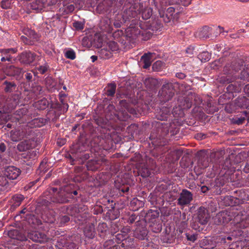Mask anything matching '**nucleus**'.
I'll return each instance as SVG.
<instances>
[{
	"label": "nucleus",
	"mask_w": 249,
	"mask_h": 249,
	"mask_svg": "<svg viewBox=\"0 0 249 249\" xmlns=\"http://www.w3.org/2000/svg\"><path fill=\"white\" fill-rule=\"evenodd\" d=\"M49 193L51 194V200L56 204H63L68 203L70 201L69 194L67 191L66 185L57 188L52 187Z\"/></svg>",
	"instance_id": "nucleus-1"
},
{
	"label": "nucleus",
	"mask_w": 249,
	"mask_h": 249,
	"mask_svg": "<svg viewBox=\"0 0 249 249\" xmlns=\"http://www.w3.org/2000/svg\"><path fill=\"white\" fill-rule=\"evenodd\" d=\"M246 152H241L237 154L231 153L226 158L224 161V165L227 168L230 167L231 165L237 164L241 162L247 157Z\"/></svg>",
	"instance_id": "nucleus-2"
},
{
	"label": "nucleus",
	"mask_w": 249,
	"mask_h": 249,
	"mask_svg": "<svg viewBox=\"0 0 249 249\" xmlns=\"http://www.w3.org/2000/svg\"><path fill=\"white\" fill-rule=\"evenodd\" d=\"M175 94V89L172 83L163 85L159 92L160 101L167 102L171 100Z\"/></svg>",
	"instance_id": "nucleus-3"
},
{
	"label": "nucleus",
	"mask_w": 249,
	"mask_h": 249,
	"mask_svg": "<svg viewBox=\"0 0 249 249\" xmlns=\"http://www.w3.org/2000/svg\"><path fill=\"white\" fill-rule=\"evenodd\" d=\"M132 23L125 30V34L128 36L129 41L134 44L139 36H140L141 30L139 28L140 25L136 24V20H132Z\"/></svg>",
	"instance_id": "nucleus-4"
},
{
	"label": "nucleus",
	"mask_w": 249,
	"mask_h": 249,
	"mask_svg": "<svg viewBox=\"0 0 249 249\" xmlns=\"http://www.w3.org/2000/svg\"><path fill=\"white\" fill-rule=\"evenodd\" d=\"M27 237L35 242L40 244L46 243L49 239L45 233L36 231H29L27 232Z\"/></svg>",
	"instance_id": "nucleus-5"
},
{
	"label": "nucleus",
	"mask_w": 249,
	"mask_h": 249,
	"mask_svg": "<svg viewBox=\"0 0 249 249\" xmlns=\"http://www.w3.org/2000/svg\"><path fill=\"white\" fill-rule=\"evenodd\" d=\"M210 218L208 210L204 207H199L197 210L196 221L201 225L207 224Z\"/></svg>",
	"instance_id": "nucleus-6"
},
{
	"label": "nucleus",
	"mask_w": 249,
	"mask_h": 249,
	"mask_svg": "<svg viewBox=\"0 0 249 249\" xmlns=\"http://www.w3.org/2000/svg\"><path fill=\"white\" fill-rule=\"evenodd\" d=\"M19 168L14 166H8L4 168L3 174L10 180H14L21 174Z\"/></svg>",
	"instance_id": "nucleus-7"
},
{
	"label": "nucleus",
	"mask_w": 249,
	"mask_h": 249,
	"mask_svg": "<svg viewBox=\"0 0 249 249\" xmlns=\"http://www.w3.org/2000/svg\"><path fill=\"white\" fill-rule=\"evenodd\" d=\"M193 200V194L191 192L186 189H183L178 199V204L184 206L189 204Z\"/></svg>",
	"instance_id": "nucleus-8"
},
{
	"label": "nucleus",
	"mask_w": 249,
	"mask_h": 249,
	"mask_svg": "<svg viewBox=\"0 0 249 249\" xmlns=\"http://www.w3.org/2000/svg\"><path fill=\"white\" fill-rule=\"evenodd\" d=\"M146 223L144 224L137 225L134 231V236L139 240H144L147 239L148 231L146 227Z\"/></svg>",
	"instance_id": "nucleus-9"
},
{
	"label": "nucleus",
	"mask_w": 249,
	"mask_h": 249,
	"mask_svg": "<svg viewBox=\"0 0 249 249\" xmlns=\"http://www.w3.org/2000/svg\"><path fill=\"white\" fill-rule=\"evenodd\" d=\"M138 10H136L135 5H131L129 8L125 9L122 14L119 17L122 18L124 23H125L127 20L130 18H135L138 13Z\"/></svg>",
	"instance_id": "nucleus-10"
},
{
	"label": "nucleus",
	"mask_w": 249,
	"mask_h": 249,
	"mask_svg": "<svg viewBox=\"0 0 249 249\" xmlns=\"http://www.w3.org/2000/svg\"><path fill=\"white\" fill-rule=\"evenodd\" d=\"M36 56L35 53L30 51H25L19 55V59L23 64H30L35 60Z\"/></svg>",
	"instance_id": "nucleus-11"
},
{
	"label": "nucleus",
	"mask_w": 249,
	"mask_h": 249,
	"mask_svg": "<svg viewBox=\"0 0 249 249\" xmlns=\"http://www.w3.org/2000/svg\"><path fill=\"white\" fill-rule=\"evenodd\" d=\"M106 118L107 120L113 121L116 123L117 111L112 104H109L105 110Z\"/></svg>",
	"instance_id": "nucleus-12"
},
{
	"label": "nucleus",
	"mask_w": 249,
	"mask_h": 249,
	"mask_svg": "<svg viewBox=\"0 0 249 249\" xmlns=\"http://www.w3.org/2000/svg\"><path fill=\"white\" fill-rule=\"evenodd\" d=\"M87 209V206L83 204L74 205L67 207V213L71 215L76 214L85 211Z\"/></svg>",
	"instance_id": "nucleus-13"
},
{
	"label": "nucleus",
	"mask_w": 249,
	"mask_h": 249,
	"mask_svg": "<svg viewBox=\"0 0 249 249\" xmlns=\"http://www.w3.org/2000/svg\"><path fill=\"white\" fill-rule=\"evenodd\" d=\"M172 107L163 106L160 108V111L157 112L156 117L158 120L160 121L167 120L170 115V112Z\"/></svg>",
	"instance_id": "nucleus-14"
},
{
	"label": "nucleus",
	"mask_w": 249,
	"mask_h": 249,
	"mask_svg": "<svg viewBox=\"0 0 249 249\" xmlns=\"http://www.w3.org/2000/svg\"><path fill=\"white\" fill-rule=\"evenodd\" d=\"M3 71L7 76L14 77L19 76L22 71V69L14 65H9L4 68Z\"/></svg>",
	"instance_id": "nucleus-15"
},
{
	"label": "nucleus",
	"mask_w": 249,
	"mask_h": 249,
	"mask_svg": "<svg viewBox=\"0 0 249 249\" xmlns=\"http://www.w3.org/2000/svg\"><path fill=\"white\" fill-rule=\"evenodd\" d=\"M225 154L224 149H219L212 151L209 155L210 161L214 163H220L221 159Z\"/></svg>",
	"instance_id": "nucleus-16"
},
{
	"label": "nucleus",
	"mask_w": 249,
	"mask_h": 249,
	"mask_svg": "<svg viewBox=\"0 0 249 249\" xmlns=\"http://www.w3.org/2000/svg\"><path fill=\"white\" fill-rule=\"evenodd\" d=\"M188 101V107L193 105H199L202 103V99L196 94L190 92L186 96Z\"/></svg>",
	"instance_id": "nucleus-17"
},
{
	"label": "nucleus",
	"mask_w": 249,
	"mask_h": 249,
	"mask_svg": "<svg viewBox=\"0 0 249 249\" xmlns=\"http://www.w3.org/2000/svg\"><path fill=\"white\" fill-rule=\"evenodd\" d=\"M159 81L154 78H146L144 81V84L146 89L149 90H155L159 87Z\"/></svg>",
	"instance_id": "nucleus-18"
},
{
	"label": "nucleus",
	"mask_w": 249,
	"mask_h": 249,
	"mask_svg": "<svg viewBox=\"0 0 249 249\" xmlns=\"http://www.w3.org/2000/svg\"><path fill=\"white\" fill-rule=\"evenodd\" d=\"M7 235L10 238L20 241L27 240L26 236L18 230L15 229L8 231Z\"/></svg>",
	"instance_id": "nucleus-19"
},
{
	"label": "nucleus",
	"mask_w": 249,
	"mask_h": 249,
	"mask_svg": "<svg viewBox=\"0 0 249 249\" xmlns=\"http://www.w3.org/2000/svg\"><path fill=\"white\" fill-rule=\"evenodd\" d=\"M235 107L238 108H247L249 106V101L245 96L239 97L233 101Z\"/></svg>",
	"instance_id": "nucleus-20"
},
{
	"label": "nucleus",
	"mask_w": 249,
	"mask_h": 249,
	"mask_svg": "<svg viewBox=\"0 0 249 249\" xmlns=\"http://www.w3.org/2000/svg\"><path fill=\"white\" fill-rule=\"evenodd\" d=\"M102 164V160H89L86 164L87 170L95 171L98 170Z\"/></svg>",
	"instance_id": "nucleus-21"
},
{
	"label": "nucleus",
	"mask_w": 249,
	"mask_h": 249,
	"mask_svg": "<svg viewBox=\"0 0 249 249\" xmlns=\"http://www.w3.org/2000/svg\"><path fill=\"white\" fill-rule=\"evenodd\" d=\"M24 137H27V136L24 133L23 130H16L11 131L10 138L13 142L19 141Z\"/></svg>",
	"instance_id": "nucleus-22"
},
{
	"label": "nucleus",
	"mask_w": 249,
	"mask_h": 249,
	"mask_svg": "<svg viewBox=\"0 0 249 249\" xmlns=\"http://www.w3.org/2000/svg\"><path fill=\"white\" fill-rule=\"evenodd\" d=\"M4 91L6 93H10L13 92L18 89L17 85L14 81H9L5 80L3 83Z\"/></svg>",
	"instance_id": "nucleus-23"
},
{
	"label": "nucleus",
	"mask_w": 249,
	"mask_h": 249,
	"mask_svg": "<svg viewBox=\"0 0 249 249\" xmlns=\"http://www.w3.org/2000/svg\"><path fill=\"white\" fill-rule=\"evenodd\" d=\"M84 232L87 237L89 239L93 238L95 235V225L94 224H88L84 229Z\"/></svg>",
	"instance_id": "nucleus-24"
},
{
	"label": "nucleus",
	"mask_w": 249,
	"mask_h": 249,
	"mask_svg": "<svg viewBox=\"0 0 249 249\" xmlns=\"http://www.w3.org/2000/svg\"><path fill=\"white\" fill-rule=\"evenodd\" d=\"M196 155L198 159V162L201 163L203 166L207 167L208 165V157L205 150L198 151Z\"/></svg>",
	"instance_id": "nucleus-25"
},
{
	"label": "nucleus",
	"mask_w": 249,
	"mask_h": 249,
	"mask_svg": "<svg viewBox=\"0 0 249 249\" xmlns=\"http://www.w3.org/2000/svg\"><path fill=\"white\" fill-rule=\"evenodd\" d=\"M29 130V132H30V134H28L27 138H28L30 142L32 141L33 142H35L36 143L40 142L41 139V133L40 132L37 131L35 132L32 130H30L29 128H28Z\"/></svg>",
	"instance_id": "nucleus-26"
},
{
	"label": "nucleus",
	"mask_w": 249,
	"mask_h": 249,
	"mask_svg": "<svg viewBox=\"0 0 249 249\" xmlns=\"http://www.w3.org/2000/svg\"><path fill=\"white\" fill-rule=\"evenodd\" d=\"M153 53L148 52L145 53L141 57V60L144 64L142 68L143 69L148 68L151 64V59L153 57Z\"/></svg>",
	"instance_id": "nucleus-27"
},
{
	"label": "nucleus",
	"mask_w": 249,
	"mask_h": 249,
	"mask_svg": "<svg viewBox=\"0 0 249 249\" xmlns=\"http://www.w3.org/2000/svg\"><path fill=\"white\" fill-rule=\"evenodd\" d=\"M32 144L29 140H24L20 142L17 146V149L19 152H24L32 148Z\"/></svg>",
	"instance_id": "nucleus-28"
},
{
	"label": "nucleus",
	"mask_w": 249,
	"mask_h": 249,
	"mask_svg": "<svg viewBox=\"0 0 249 249\" xmlns=\"http://www.w3.org/2000/svg\"><path fill=\"white\" fill-rule=\"evenodd\" d=\"M136 221V226L140 225H143L146 223V221L144 218H141V216L136 215L134 214H131L128 219V222L132 224Z\"/></svg>",
	"instance_id": "nucleus-29"
},
{
	"label": "nucleus",
	"mask_w": 249,
	"mask_h": 249,
	"mask_svg": "<svg viewBox=\"0 0 249 249\" xmlns=\"http://www.w3.org/2000/svg\"><path fill=\"white\" fill-rule=\"evenodd\" d=\"M67 188L68 193L69 194L70 199H74L75 197L74 196H77L78 192L77 190L76 189V186L74 184H69L66 185Z\"/></svg>",
	"instance_id": "nucleus-30"
},
{
	"label": "nucleus",
	"mask_w": 249,
	"mask_h": 249,
	"mask_svg": "<svg viewBox=\"0 0 249 249\" xmlns=\"http://www.w3.org/2000/svg\"><path fill=\"white\" fill-rule=\"evenodd\" d=\"M160 215L159 210H149L146 213V217L149 218V222H156Z\"/></svg>",
	"instance_id": "nucleus-31"
},
{
	"label": "nucleus",
	"mask_w": 249,
	"mask_h": 249,
	"mask_svg": "<svg viewBox=\"0 0 249 249\" xmlns=\"http://www.w3.org/2000/svg\"><path fill=\"white\" fill-rule=\"evenodd\" d=\"M121 246L124 248H134L136 247L135 240L133 238L126 236L124 242L122 243Z\"/></svg>",
	"instance_id": "nucleus-32"
},
{
	"label": "nucleus",
	"mask_w": 249,
	"mask_h": 249,
	"mask_svg": "<svg viewBox=\"0 0 249 249\" xmlns=\"http://www.w3.org/2000/svg\"><path fill=\"white\" fill-rule=\"evenodd\" d=\"M49 105V102L45 98H43L34 104V106L39 110H44L46 109Z\"/></svg>",
	"instance_id": "nucleus-33"
},
{
	"label": "nucleus",
	"mask_w": 249,
	"mask_h": 249,
	"mask_svg": "<svg viewBox=\"0 0 249 249\" xmlns=\"http://www.w3.org/2000/svg\"><path fill=\"white\" fill-rule=\"evenodd\" d=\"M130 117L125 110L122 109L119 112L117 111L116 123L118 121H126Z\"/></svg>",
	"instance_id": "nucleus-34"
},
{
	"label": "nucleus",
	"mask_w": 249,
	"mask_h": 249,
	"mask_svg": "<svg viewBox=\"0 0 249 249\" xmlns=\"http://www.w3.org/2000/svg\"><path fill=\"white\" fill-rule=\"evenodd\" d=\"M244 62L242 59H237L234 62H232L231 66L232 71H234L236 72L241 70L243 69Z\"/></svg>",
	"instance_id": "nucleus-35"
},
{
	"label": "nucleus",
	"mask_w": 249,
	"mask_h": 249,
	"mask_svg": "<svg viewBox=\"0 0 249 249\" xmlns=\"http://www.w3.org/2000/svg\"><path fill=\"white\" fill-rule=\"evenodd\" d=\"M237 78L236 75L231 76L230 75L223 76L217 79L218 82L222 84H229L234 81Z\"/></svg>",
	"instance_id": "nucleus-36"
},
{
	"label": "nucleus",
	"mask_w": 249,
	"mask_h": 249,
	"mask_svg": "<svg viewBox=\"0 0 249 249\" xmlns=\"http://www.w3.org/2000/svg\"><path fill=\"white\" fill-rule=\"evenodd\" d=\"M192 113L195 117L198 118L199 119H205L204 112L203 111L202 109L199 107H194L193 109Z\"/></svg>",
	"instance_id": "nucleus-37"
},
{
	"label": "nucleus",
	"mask_w": 249,
	"mask_h": 249,
	"mask_svg": "<svg viewBox=\"0 0 249 249\" xmlns=\"http://www.w3.org/2000/svg\"><path fill=\"white\" fill-rule=\"evenodd\" d=\"M144 205V203L137 198H134L130 203L131 208L133 211H137Z\"/></svg>",
	"instance_id": "nucleus-38"
},
{
	"label": "nucleus",
	"mask_w": 249,
	"mask_h": 249,
	"mask_svg": "<svg viewBox=\"0 0 249 249\" xmlns=\"http://www.w3.org/2000/svg\"><path fill=\"white\" fill-rule=\"evenodd\" d=\"M36 206L37 207H47L49 206L51 202H52L51 201H50L44 198L43 197H39L36 200Z\"/></svg>",
	"instance_id": "nucleus-39"
},
{
	"label": "nucleus",
	"mask_w": 249,
	"mask_h": 249,
	"mask_svg": "<svg viewBox=\"0 0 249 249\" xmlns=\"http://www.w3.org/2000/svg\"><path fill=\"white\" fill-rule=\"evenodd\" d=\"M243 113L245 114L246 117H241L240 118H233L231 120L232 123L233 124L238 125L243 124L244 123L246 119L247 120V117H249L248 115L249 114V112H247L246 111H244Z\"/></svg>",
	"instance_id": "nucleus-40"
},
{
	"label": "nucleus",
	"mask_w": 249,
	"mask_h": 249,
	"mask_svg": "<svg viewBox=\"0 0 249 249\" xmlns=\"http://www.w3.org/2000/svg\"><path fill=\"white\" fill-rule=\"evenodd\" d=\"M151 224L149 225L152 231L155 233H158L160 232L162 229V225L159 222L157 221L150 222Z\"/></svg>",
	"instance_id": "nucleus-41"
},
{
	"label": "nucleus",
	"mask_w": 249,
	"mask_h": 249,
	"mask_svg": "<svg viewBox=\"0 0 249 249\" xmlns=\"http://www.w3.org/2000/svg\"><path fill=\"white\" fill-rule=\"evenodd\" d=\"M116 85L115 83H110L108 84L107 94L108 96H113L116 91Z\"/></svg>",
	"instance_id": "nucleus-42"
},
{
	"label": "nucleus",
	"mask_w": 249,
	"mask_h": 249,
	"mask_svg": "<svg viewBox=\"0 0 249 249\" xmlns=\"http://www.w3.org/2000/svg\"><path fill=\"white\" fill-rule=\"evenodd\" d=\"M94 122L98 125L103 127L107 124V120L104 119L102 117L97 116H93V118Z\"/></svg>",
	"instance_id": "nucleus-43"
},
{
	"label": "nucleus",
	"mask_w": 249,
	"mask_h": 249,
	"mask_svg": "<svg viewBox=\"0 0 249 249\" xmlns=\"http://www.w3.org/2000/svg\"><path fill=\"white\" fill-rule=\"evenodd\" d=\"M138 173L139 175L144 178L149 177L150 175V172L145 165L139 169Z\"/></svg>",
	"instance_id": "nucleus-44"
},
{
	"label": "nucleus",
	"mask_w": 249,
	"mask_h": 249,
	"mask_svg": "<svg viewBox=\"0 0 249 249\" xmlns=\"http://www.w3.org/2000/svg\"><path fill=\"white\" fill-rule=\"evenodd\" d=\"M29 223L32 227L35 228L36 226H38L42 224L41 221L39 218L36 217L35 215L32 216L29 219Z\"/></svg>",
	"instance_id": "nucleus-45"
},
{
	"label": "nucleus",
	"mask_w": 249,
	"mask_h": 249,
	"mask_svg": "<svg viewBox=\"0 0 249 249\" xmlns=\"http://www.w3.org/2000/svg\"><path fill=\"white\" fill-rule=\"evenodd\" d=\"M127 36L125 33V35H123L119 40V42L124 46V48L129 46L131 44H132V42L129 41V38L127 37Z\"/></svg>",
	"instance_id": "nucleus-46"
},
{
	"label": "nucleus",
	"mask_w": 249,
	"mask_h": 249,
	"mask_svg": "<svg viewBox=\"0 0 249 249\" xmlns=\"http://www.w3.org/2000/svg\"><path fill=\"white\" fill-rule=\"evenodd\" d=\"M152 36V33L149 30H142L141 32L140 36H142V39L147 40L149 39Z\"/></svg>",
	"instance_id": "nucleus-47"
},
{
	"label": "nucleus",
	"mask_w": 249,
	"mask_h": 249,
	"mask_svg": "<svg viewBox=\"0 0 249 249\" xmlns=\"http://www.w3.org/2000/svg\"><path fill=\"white\" fill-rule=\"evenodd\" d=\"M237 110L234 102L226 104L225 110L228 113H231Z\"/></svg>",
	"instance_id": "nucleus-48"
},
{
	"label": "nucleus",
	"mask_w": 249,
	"mask_h": 249,
	"mask_svg": "<svg viewBox=\"0 0 249 249\" xmlns=\"http://www.w3.org/2000/svg\"><path fill=\"white\" fill-rule=\"evenodd\" d=\"M127 236L126 234H123L121 233H119L117 234L115 237L113 238V240H115L117 243H123L125 238Z\"/></svg>",
	"instance_id": "nucleus-49"
},
{
	"label": "nucleus",
	"mask_w": 249,
	"mask_h": 249,
	"mask_svg": "<svg viewBox=\"0 0 249 249\" xmlns=\"http://www.w3.org/2000/svg\"><path fill=\"white\" fill-rule=\"evenodd\" d=\"M62 107H66V110H68V105L67 104L56 103L52 105V108L57 109L59 111L62 112Z\"/></svg>",
	"instance_id": "nucleus-50"
},
{
	"label": "nucleus",
	"mask_w": 249,
	"mask_h": 249,
	"mask_svg": "<svg viewBox=\"0 0 249 249\" xmlns=\"http://www.w3.org/2000/svg\"><path fill=\"white\" fill-rule=\"evenodd\" d=\"M100 54L102 57L106 59L112 56L111 53L107 48H103L100 51Z\"/></svg>",
	"instance_id": "nucleus-51"
},
{
	"label": "nucleus",
	"mask_w": 249,
	"mask_h": 249,
	"mask_svg": "<svg viewBox=\"0 0 249 249\" xmlns=\"http://www.w3.org/2000/svg\"><path fill=\"white\" fill-rule=\"evenodd\" d=\"M211 55L207 52H204L199 55V58L202 62L208 61L210 59Z\"/></svg>",
	"instance_id": "nucleus-52"
},
{
	"label": "nucleus",
	"mask_w": 249,
	"mask_h": 249,
	"mask_svg": "<svg viewBox=\"0 0 249 249\" xmlns=\"http://www.w3.org/2000/svg\"><path fill=\"white\" fill-rule=\"evenodd\" d=\"M221 215V213L219 212L213 217L214 224L216 225H222L224 223Z\"/></svg>",
	"instance_id": "nucleus-53"
},
{
	"label": "nucleus",
	"mask_w": 249,
	"mask_h": 249,
	"mask_svg": "<svg viewBox=\"0 0 249 249\" xmlns=\"http://www.w3.org/2000/svg\"><path fill=\"white\" fill-rule=\"evenodd\" d=\"M23 199V196L21 195L15 196L13 197V201L14 202V204L16 206H18Z\"/></svg>",
	"instance_id": "nucleus-54"
},
{
	"label": "nucleus",
	"mask_w": 249,
	"mask_h": 249,
	"mask_svg": "<svg viewBox=\"0 0 249 249\" xmlns=\"http://www.w3.org/2000/svg\"><path fill=\"white\" fill-rule=\"evenodd\" d=\"M238 78H240L244 81H249V73L246 71H242L240 74L236 76Z\"/></svg>",
	"instance_id": "nucleus-55"
},
{
	"label": "nucleus",
	"mask_w": 249,
	"mask_h": 249,
	"mask_svg": "<svg viewBox=\"0 0 249 249\" xmlns=\"http://www.w3.org/2000/svg\"><path fill=\"white\" fill-rule=\"evenodd\" d=\"M220 213H221L222 219H223L224 223H228L231 220V217H230V215L229 214L228 211H223L220 212Z\"/></svg>",
	"instance_id": "nucleus-56"
},
{
	"label": "nucleus",
	"mask_w": 249,
	"mask_h": 249,
	"mask_svg": "<svg viewBox=\"0 0 249 249\" xmlns=\"http://www.w3.org/2000/svg\"><path fill=\"white\" fill-rule=\"evenodd\" d=\"M209 27L208 26H204L202 28L200 33L199 36L201 37H207L208 36V33L209 32Z\"/></svg>",
	"instance_id": "nucleus-57"
},
{
	"label": "nucleus",
	"mask_w": 249,
	"mask_h": 249,
	"mask_svg": "<svg viewBox=\"0 0 249 249\" xmlns=\"http://www.w3.org/2000/svg\"><path fill=\"white\" fill-rule=\"evenodd\" d=\"M162 66V62L161 61H157L152 65V70L155 71H159Z\"/></svg>",
	"instance_id": "nucleus-58"
},
{
	"label": "nucleus",
	"mask_w": 249,
	"mask_h": 249,
	"mask_svg": "<svg viewBox=\"0 0 249 249\" xmlns=\"http://www.w3.org/2000/svg\"><path fill=\"white\" fill-rule=\"evenodd\" d=\"M25 35L31 39H36L38 37L37 35L35 33L34 31L32 30H27Z\"/></svg>",
	"instance_id": "nucleus-59"
},
{
	"label": "nucleus",
	"mask_w": 249,
	"mask_h": 249,
	"mask_svg": "<svg viewBox=\"0 0 249 249\" xmlns=\"http://www.w3.org/2000/svg\"><path fill=\"white\" fill-rule=\"evenodd\" d=\"M108 49L112 52L116 51L118 50L117 43L115 41H110L108 43Z\"/></svg>",
	"instance_id": "nucleus-60"
},
{
	"label": "nucleus",
	"mask_w": 249,
	"mask_h": 249,
	"mask_svg": "<svg viewBox=\"0 0 249 249\" xmlns=\"http://www.w3.org/2000/svg\"><path fill=\"white\" fill-rule=\"evenodd\" d=\"M10 119V117L9 115L6 114H2L0 116V124H3L4 123H7Z\"/></svg>",
	"instance_id": "nucleus-61"
},
{
	"label": "nucleus",
	"mask_w": 249,
	"mask_h": 249,
	"mask_svg": "<svg viewBox=\"0 0 249 249\" xmlns=\"http://www.w3.org/2000/svg\"><path fill=\"white\" fill-rule=\"evenodd\" d=\"M115 3V0H103L102 4L107 9L112 6Z\"/></svg>",
	"instance_id": "nucleus-62"
},
{
	"label": "nucleus",
	"mask_w": 249,
	"mask_h": 249,
	"mask_svg": "<svg viewBox=\"0 0 249 249\" xmlns=\"http://www.w3.org/2000/svg\"><path fill=\"white\" fill-rule=\"evenodd\" d=\"M47 219H45L46 222H47L48 223H53L54 221H55V216L53 214L49 213L47 214Z\"/></svg>",
	"instance_id": "nucleus-63"
},
{
	"label": "nucleus",
	"mask_w": 249,
	"mask_h": 249,
	"mask_svg": "<svg viewBox=\"0 0 249 249\" xmlns=\"http://www.w3.org/2000/svg\"><path fill=\"white\" fill-rule=\"evenodd\" d=\"M187 239L188 241H192V242H194L197 238V234H190L188 233H186L185 234Z\"/></svg>",
	"instance_id": "nucleus-64"
}]
</instances>
